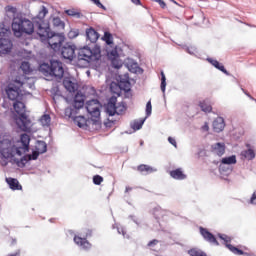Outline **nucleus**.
Here are the masks:
<instances>
[{"label":"nucleus","instance_id":"1","mask_svg":"<svg viewBox=\"0 0 256 256\" xmlns=\"http://www.w3.org/2000/svg\"><path fill=\"white\" fill-rule=\"evenodd\" d=\"M49 13V10L45 6H41V10L38 12V19L36 21L37 35L42 41H48L50 49L57 52L61 49L63 43H65V34L51 32L49 23L45 22V17Z\"/></svg>","mask_w":256,"mask_h":256},{"label":"nucleus","instance_id":"2","mask_svg":"<svg viewBox=\"0 0 256 256\" xmlns=\"http://www.w3.org/2000/svg\"><path fill=\"white\" fill-rule=\"evenodd\" d=\"M100 35L93 27L86 29V40L90 41L92 45H86L78 50V61H85V63H93L101 59V46L97 44Z\"/></svg>","mask_w":256,"mask_h":256},{"label":"nucleus","instance_id":"3","mask_svg":"<svg viewBox=\"0 0 256 256\" xmlns=\"http://www.w3.org/2000/svg\"><path fill=\"white\" fill-rule=\"evenodd\" d=\"M39 21V14L34 18V22L25 16L16 15L12 20V31L15 37H23V35H33L35 29L37 31L36 23Z\"/></svg>","mask_w":256,"mask_h":256},{"label":"nucleus","instance_id":"4","mask_svg":"<svg viewBox=\"0 0 256 256\" xmlns=\"http://www.w3.org/2000/svg\"><path fill=\"white\" fill-rule=\"evenodd\" d=\"M39 71L45 77H55L56 81L61 82L65 75V68L63 62L59 60H50V63H42L39 66Z\"/></svg>","mask_w":256,"mask_h":256},{"label":"nucleus","instance_id":"5","mask_svg":"<svg viewBox=\"0 0 256 256\" xmlns=\"http://www.w3.org/2000/svg\"><path fill=\"white\" fill-rule=\"evenodd\" d=\"M85 99V94L77 92L74 96L72 105L64 110L65 117H69V119H74L75 123H77V126L80 127V129L83 128L85 124L81 123L79 120L84 119V117H75V115L77 114V111H79V109H83V107H85Z\"/></svg>","mask_w":256,"mask_h":256},{"label":"nucleus","instance_id":"6","mask_svg":"<svg viewBox=\"0 0 256 256\" xmlns=\"http://www.w3.org/2000/svg\"><path fill=\"white\" fill-rule=\"evenodd\" d=\"M14 111H16L19 118L16 119V125H18L21 131H28L31 125V120L25 114V103L21 102V100H16L13 103Z\"/></svg>","mask_w":256,"mask_h":256},{"label":"nucleus","instance_id":"7","mask_svg":"<svg viewBox=\"0 0 256 256\" xmlns=\"http://www.w3.org/2000/svg\"><path fill=\"white\" fill-rule=\"evenodd\" d=\"M11 28L5 27L4 23H0V55H9L13 49V42L9 39Z\"/></svg>","mask_w":256,"mask_h":256},{"label":"nucleus","instance_id":"8","mask_svg":"<svg viewBox=\"0 0 256 256\" xmlns=\"http://www.w3.org/2000/svg\"><path fill=\"white\" fill-rule=\"evenodd\" d=\"M23 87V82L21 80L15 79L8 84L6 88V94L10 101H21L23 99V93L21 88Z\"/></svg>","mask_w":256,"mask_h":256},{"label":"nucleus","instance_id":"9","mask_svg":"<svg viewBox=\"0 0 256 256\" xmlns=\"http://www.w3.org/2000/svg\"><path fill=\"white\" fill-rule=\"evenodd\" d=\"M101 102L97 99H92L86 102V111L90 115L92 121H97L101 117Z\"/></svg>","mask_w":256,"mask_h":256},{"label":"nucleus","instance_id":"10","mask_svg":"<svg viewBox=\"0 0 256 256\" xmlns=\"http://www.w3.org/2000/svg\"><path fill=\"white\" fill-rule=\"evenodd\" d=\"M106 111L110 117L122 115L125 112V106H117V98H111L106 107Z\"/></svg>","mask_w":256,"mask_h":256},{"label":"nucleus","instance_id":"11","mask_svg":"<svg viewBox=\"0 0 256 256\" xmlns=\"http://www.w3.org/2000/svg\"><path fill=\"white\" fill-rule=\"evenodd\" d=\"M0 153L2 159H12L15 146L11 142H3L0 144Z\"/></svg>","mask_w":256,"mask_h":256},{"label":"nucleus","instance_id":"12","mask_svg":"<svg viewBox=\"0 0 256 256\" xmlns=\"http://www.w3.org/2000/svg\"><path fill=\"white\" fill-rule=\"evenodd\" d=\"M77 47L75 44L66 43L61 47V55L64 59H68V61H73L75 58V50Z\"/></svg>","mask_w":256,"mask_h":256},{"label":"nucleus","instance_id":"13","mask_svg":"<svg viewBox=\"0 0 256 256\" xmlns=\"http://www.w3.org/2000/svg\"><path fill=\"white\" fill-rule=\"evenodd\" d=\"M200 235H202L203 239L208 243H212L213 245L219 246V242L213 233L209 232L207 228L200 227Z\"/></svg>","mask_w":256,"mask_h":256},{"label":"nucleus","instance_id":"14","mask_svg":"<svg viewBox=\"0 0 256 256\" xmlns=\"http://www.w3.org/2000/svg\"><path fill=\"white\" fill-rule=\"evenodd\" d=\"M63 86L69 93H75L79 89V84L67 77L63 79Z\"/></svg>","mask_w":256,"mask_h":256},{"label":"nucleus","instance_id":"15","mask_svg":"<svg viewBox=\"0 0 256 256\" xmlns=\"http://www.w3.org/2000/svg\"><path fill=\"white\" fill-rule=\"evenodd\" d=\"M211 151L214 155L223 157V155H225V144L223 142H216L211 145Z\"/></svg>","mask_w":256,"mask_h":256},{"label":"nucleus","instance_id":"16","mask_svg":"<svg viewBox=\"0 0 256 256\" xmlns=\"http://www.w3.org/2000/svg\"><path fill=\"white\" fill-rule=\"evenodd\" d=\"M237 163V156L232 155L228 157H224L221 160L219 171H225V165H235Z\"/></svg>","mask_w":256,"mask_h":256},{"label":"nucleus","instance_id":"17","mask_svg":"<svg viewBox=\"0 0 256 256\" xmlns=\"http://www.w3.org/2000/svg\"><path fill=\"white\" fill-rule=\"evenodd\" d=\"M118 87L120 91H124V93H129V91H131V82L129 81V78L120 77Z\"/></svg>","mask_w":256,"mask_h":256},{"label":"nucleus","instance_id":"18","mask_svg":"<svg viewBox=\"0 0 256 256\" xmlns=\"http://www.w3.org/2000/svg\"><path fill=\"white\" fill-rule=\"evenodd\" d=\"M213 129L215 133H221V131L225 129V119H223V117H217L213 121Z\"/></svg>","mask_w":256,"mask_h":256},{"label":"nucleus","instance_id":"19","mask_svg":"<svg viewBox=\"0 0 256 256\" xmlns=\"http://www.w3.org/2000/svg\"><path fill=\"white\" fill-rule=\"evenodd\" d=\"M74 243H76V245H78V247H81V249H91V243H89V241H87V238L75 236Z\"/></svg>","mask_w":256,"mask_h":256},{"label":"nucleus","instance_id":"20","mask_svg":"<svg viewBox=\"0 0 256 256\" xmlns=\"http://www.w3.org/2000/svg\"><path fill=\"white\" fill-rule=\"evenodd\" d=\"M128 69L130 73H135L137 75H143V68H141L139 66V64L137 62H135L134 60H131L128 63Z\"/></svg>","mask_w":256,"mask_h":256},{"label":"nucleus","instance_id":"21","mask_svg":"<svg viewBox=\"0 0 256 256\" xmlns=\"http://www.w3.org/2000/svg\"><path fill=\"white\" fill-rule=\"evenodd\" d=\"M20 143L21 147H23L22 149L24 153H27V151H29V143H31V137L29 134H22L20 136Z\"/></svg>","mask_w":256,"mask_h":256},{"label":"nucleus","instance_id":"22","mask_svg":"<svg viewBox=\"0 0 256 256\" xmlns=\"http://www.w3.org/2000/svg\"><path fill=\"white\" fill-rule=\"evenodd\" d=\"M6 183L9 185L12 191H21V189H23V186L19 184V180L15 178H6Z\"/></svg>","mask_w":256,"mask_h":256},{"label":"nucleus","instance_id":"23","mask_svg":"<svg viewBox=\"0 0 256 256\" xmlns=\"http://www.w3.org/2000/svg\"><path fill=\"white\" fill-rule=\"evenodd\" d=\"M207 61H208V63L213 65V67H215V69H218V71H221L222 73H224V75H229V71H227V69H225V66H223V64L219 63V61H217L213 58H207Z\"/></svg>","mask_w":256,"mask_h":256},{"label":"nucleus","instance_id":"24","mask_svg":"<svg viewBox=\"0 0 256 256\" xmlns=\"http://www.w3.org/2000/svg\"><path fill=\"white\" fill-rule=\"evenodd\" d=\"M170 176L172 177V179H176L178 181H183V179H187V175L183 173V170H181V168L170 171Z\"/></svg>","mask_w":256,"mask_h":256},{"label":"nucleus","instance_id":"25","mask_svg":"<svg viewBox=\"0 0 256 256\" xmlns=\"http://www.w3.org/2000/svg\"><path fill=\"white\" fill-rule=\"evenodd\" d=\"M246 147H248L247 150H243L241 152V156L244 157V159H247L248 161H253L255 159V150L251 149V145L247 144Z\"/></svg>","mask_w":256,"mask_h":256},{"label":"nucleus","instance_id":"26","mask_svg":"<svg viewBox=\"0 0 256 256\" xmlns=\"http://www.w3.org/2000/svg\"><path fill=\"white\" fill-rule=\"evenodd\" d=\"M227 249H229V251H231V253H233L234 255H245V256H255L254 254L251 253H247L244 252L243 250L231 245V244H227L226 245Z\"/></svg>","mask_w":256,"mask_h":256},{"label":"nucleus","instance_id":"27","mask_svg":"<svg viewBox=\"0 0 256 256\" xmlns=\"http://www.w3.org/2000/svg\"><path fill=\"white\" fill-rule=\"evenodd\" d=\"M35 150L40 154L47 153V143L43 140H38L36 142Z\"/></svg>","mask_w":256,"mask_h":256},{"label":"nucleus","instance_id":"28","mask_svg":"<svg viewBox=\"0 0 256 256\" xmlns=\"http://www.w3.org/2000/svg\"><path fill=\"white\" fill-rule=\"evenodd\" d=\"M138 171H140V173H144L145 175H149V173H154V171H157V169L149 165L141 164L138 166Z\"/></svg>","mask_w":256,"mask_h":256},{"label":"nucleus","instance_id":"29","mask_svg":"<svg viewBox=\"0 0 256 256\" xmlns=\"http://www.w3.org/2000/svg\"><path fill=\"white\" fill-rule=\"evenodd\" d=\"M102 41L106 43L109 47H113L114 42H113V34L111 32H104V35L102 36Z\"/></svg>","mask_w":256,"mask_h":256},{"label":"nucleus","instance_id":"30","mask_svg":"<svg viewBox=\"0 0 256 256\" xmlns=\"http://www.w3.org/2000/svg\"><path fill=\"white\" fill-rule=\"evenodd\" d=\"M65 13L69 17H74L75 19H81L83 17V14H81V12H78L74 8L73 9L65 10Z\"/></svg>","mask_w":256,"mask_h":256},{"label":"nucleus","instance_id":"31","mask_svg":"<svg viewBox=\"0 0 256 256\" xmlns=\"http://www.w3.org/2000/svg\"><path fill=\"white\" fill-rule=\"evenodd\" d=\"M52 25L53 27H58L59 29H65V22H63L59 16L52 19Z\"/></svg>","mask_w":256,"mask_h":256},{"label":"nucleus","instance_id":"32","mask_svg":"<svg viewBox=\"0 0 256 256\" xmlns=\"http://www.w3.org/2000/svg\"><path fill=\"white\" fill-rule=\"evenodd\" d=\"M145 119H140V120H135L132 124L131 127L134 131H139V129H141L145 123Z\"/></svg>","mask_w":256,"mask_h":256},{"label":"nucleus","instance_id":"33","mask_svg":"<svg viewBox=\"0 0 256 256\" xmlns=\"http://www.w3.org/2000/svg\"><path fill=\"white\" fill-rule=\"evenodd\" d=\"M188 255L190 256H207V253L204 251L197 249V248H192L188 250Z\"/></svg>","mask_w":256,"mask_h":256},{"label":"nucleus","instance_id":"34","mask_svg":"<svg viewBox=\"0 0 256 256\" xmlns=\"http://www.w3.org/2000/svg\"><path fill=\"white\" fill-rule=\"evenodd\" d=\"M40 123L44 127H49V125L51 124V116L49 114L42 115V117L40 118Z\"/></svg>","mask_w":256,"mask_h":256},{"label":"nucleus","instance_id":"35","mask_svg":"<svg viewBox=\"0 0 256 256\" xmlns=\"http://www.w3.org/2000/svg\"><path fill=\"white\" fill-rule=\"evenodd\" d=\"M108 58L111 59V61H115V59L119 58V52H117V46L114 47L111 51H107Z\"/></svg>","mask_w":256,"mask_h":256},{"label":"nucleus","instance_id":"36","mask_svg":"<svg viewBox=\"0 0 256 256\" xmlns=\"http://www.w3.org/2000/svg\"><path fill=\"white\" fill-rule=\"evenodd\" d=\"M20 69H22L25 75H28V73H31V64H29L27 61H23L21 63Z\"/></svg>","mask_w":256,"mask_h":256},{"label":"nucleus","instance_id":"37","mask_svg":"<svg viewBox=\"0 0 256 256\" xmlns=\"http://www.w3.org/2000/svg\"><path fill=\"white\" fill-rule=\"evenodd\" d=\"M199 106L204 113H211L213 109L211 105L207 103V101L200 102Z\"/></svg>","mask_w":256,"mask_h":256},{"label":"nucleus","instance_id":"38","mask_svg":"<svg viewBox=\"0 0 256 256\" xmlns=\"http://www.w3.org/2000/svg\"><path fill=\"white\" fill-rule=\"evenodd\" d=\"M39 155H41L37 150H33L32 154H27L26 157L29 161H37L39 159Z\"/></svg>","mask_w":256,"mask_h":256},{"label":"nucleus","instance_id":"39","mask_svg":"<svg viewBox=\"0 0 256 256\" xmlns=\"http://www.w3.org/2000/svg\"><path fill=\"white\" fill-rule=\"evenodd\" d=\"M166 87H167V78L165 77V73L161 72V85H160V88H161L162 93H165Z\"/></svg>","mask_w":256,"mask_h":256},{"label":"nucleus","instance_id":"40","mask_svg":"<svg viewBox=\"0 0 256 256\" xmlns=\"http://www.w3.org/2000/svg\"><path fill=\"white\" fill-rule=\"evenodd\" d=\"M27 163H29V160L27 158V155H25L24 157H22L20 160L16 161V165H18L19 167L23 168L25 167V165H27Z\"/></svg>","mask_w":256,"mask_h":256},{"label":"nucleus","instance_id":"41","mask_svg":"<svg viewBox=\"0 0 256 256\" xmlns=\"http://www.w3.org/2000/svg\"><path fill=\"white\" fill-rule=\"evenodd\" d=\"M163 215H164V211L161 210L160 207H157V208L154 209V217H155V219H161V217H163Z\"/></svg>","mask_w":256,"mask_h":256},{"label":"nucleus","instance_id":"42","mask_svg":"<svg viewBox=\"0 0 256 256\" xmlns=\"http://www.w3.org/2000/svg\"><path fill=\"white\" fill-rule=\"evenodd\" d=\"M219 239H221L222 241H224L225 245H229V243H231V238L225 234H218Z\"/></svg>","mask_w":256,"mask_h":256},{"label":"nucleus","instance_id":"43","mask_svg":"<svg viewBox=\"0 0 256 256\" xmlns=\"http://www.w3.org/2000/svg\"><path fill=\"white\" fill-rule=\"evenodd\" d=\"M153 111V106L151 105V100L146 103V117H151Z\"/></svg>","mask_w":256,"mask_h":256},{"label":"nucleus","instance_id":"44","mask_svg":"<svg viewBox=\"0 0 256 256\" xmlns=\"http://www.w3.org/2000/svg\"><path fill=\"white\" fill-rule=\"evenodd\" d=\"M90 1H92V3H94V5H96V7H98L99 9H103V11H107V7H105V5H103L100 0H90Z\"/></svg>","mask_w":256,"mask_h":256},{"label":"nucleus","instance_id":"45","mask_svg":"<svg viewBox=\"0 0 256 256\" xmlns=\"http://www.w3.org/2000/svg\"><path fill=\"white\" fill-rule=\"evenodd\" d=\"M93 183L94 185H100L101 183H103V178L100 175H95L93 177Z\"/></svg>","mask_w":256,"mask_h":256},{"label":"nucleus","instance_id":"46","mask_svg":"<svg viewBox=\"0 0 256 256\" xmlns=\"http://www.w3.org/2000/svg\"><path fill=\"white\" fill-rule=\"evenodd\" d=\"M185 49L189 55H195V53H197V48L194 46L186 47Z\"/></svg>","mask_w":256,"mask_h":256},{"label":"nucleus","instance_id":"47","mask_svg":"<svg viewBox=\"0 0 256 256\" xmlns=\"http://www.w3.org/2000/svg\"><path fill=\"white\" fill-rule=\"evenodd\" d=\"M15 152H16V155H19V157H21V155L25 153V150H23V146H18L15 148Z\"/></svg>","mask_w":256,"mask_h":256},{"label":"nucleus","instance_id":"48","mask_svg":"<svg viewBox=\"0 0 256 256\" xmlns=\"http://www.w3.org/2000/svg\"><path fill=\"white\" fill-rule=\"evenodd\" d=\"M232 171H233V168L229 166L225 167L224 165V170H220V173H225L226 175H229L230 173H232Z\"/></svg>","mask_w":256,"mask_h":256},{"label":"nucleus","instance_id":"49","mask_svg":"<svg viewBox=\"0 0 256 256\" xmlns=\"http://www.w3.org/2000/svg\"><path fill=\"white\" fill-rule=\"evenodd\" d=\"M63 97V94L61 93V90L59 89V86H56V101H59Z\"/></svg>","mask_w":256,"mask_h":256},{"label":"nucleus","instance_id":"50","mask_svg":"<svg viewBox=\"0 0 256 256\" xmlns=\"http://www.w3.org/2000/svg\"><path fill=\"white\" fill-rule=\"evenodd\" d=\"M6 11H7V13H17V8H15L13 6H7Z\"/></svg>","mask_w":256,"mask_h":256},{"label":"nucleus","instance_id":"51","mask_svg":"<svg viewBox=\"0 0 256 256\" xmlns=\"http://www.w3.org/2000/svg\"><path fill=\"white\" fill-rule=\"evenodd\" d=\"M249 203L251 205H256V191L252 194Z\"/></svg>","mask_w":256,"mask_h":256},{"label":"nucleus","instance_id":"52","mask_svg":"<svg viewBox=\"0 0 256 256\" xmlns=\"http://www.w3.org/2000/svg\"><path fill=\"white\" fill-rule=\"evenodd\" d=\"M168 142L170 145H173V147H177V141L173 137H168Z\"/></svg>","mask_w":256,"mask_h":256},{"label":"nucleus","instance_id":"53","mask_svg":"<svg viewBox=\"0 0 256 256\" xmlns=\"http://www.w3.org/2000/svg\"><path fill=\"white\" fill-rule=\"evenodd\" d=\"M77 35H79V34L75 31H71V32L68 33V37L70 39H75V37H77Z\"/></svg>","mask_w":256,"mask_h":256},{"label":"nucleus","instance_id":"54","mask_svg":"<svg viewBox=\"0 0 256 256\" xmlns=\"http://www.w3.org/2000/svg\"><path fill=\"white\" fill-rule=\"evenodd\" d=\"M156 3H159L162 9H165V7H167V4H165V1L163 0H156Z\"/></svg>","mask_w":256,"mask_h":256},{"label":"nucleus","instance_id":"55","mask_svg":"<svg viewBox=\"0 0 256 256\" xmlns=\"http://www.w3.org/2000/svg\"><path fill=\"white\" fill-rule=\"evenodd\" d=\"M117 232L119 233V235H123V237H125V228H123V227H118L117 228Z\"/></svg>","mask_w":256,"mask_h":256},{"label":"nucleus","instance_id":"56","mask_svg":"<svg viewBox=\"0 0 256 256\" xmlns=\"http://www.w3.org/2000/svg\"><path fill=\"white\" fill-rule=\"evenodd\" d=\"M159 243V240H152L148 243V247H154V245H157Z\"/></svg>","mask_w":256,"mask_h":256},{"label":"nucleus","instance_id":"57","mask_svg":"<svg viewBox=\"0 0 256 256\" xmlns=\"http://www.w3.org/2000/svg\"><path fill=\"white\" fill-rule=\"evenodd\" d=\"M134 5H141V0H130Z\"/></svg>","mask_w":256,"mask_h":256},{"label":"nucleus","instance_id":"58","mask_svg":"<svg viewBox=\"0 0 256 256\" xmlns=\"http://www.w3.org/2000/svg\"><path fill=\"white\" fill-rule=\"evenodd\" d=\"M129 218L132 219V221L136 223V225H139V222L137 221V219H135V216L130 215Z\"/></svg>","mask_w":256,"mask_h":256},{"label":"nucleus","instance_id":"59","mask_svg":"<svg viewBox=\"0 0 256 256\" xmlns=\"http://www.w3.org/2000/svg\"><path fill=\"white\" fill-rule=\"evenodd\" d=\"M203 131H209V125L205 124L202 126Z\"/></svg>","mask_w":256,"mask_h":256},{"label":"nucleus","instance_id":"60","mask_svg":"<svg viewBox=\"0 0 256 256\" xmlns=\"http://www.w3.org/2000/svg\"><path fill=\"white\" fill-rule=\"evenodd\" d=\"M132 190H133V188L127 186L125 192H126V193H129V191H132Z\"/></svg>","mask_w":256,"mask_h":256},{"label":"nucleus","instance_id":"61","mask_svg":"<svg viewBox=\"0 0 256 256\" xmlns=\"http://www.w3.org/2000/svg\"><path fill=\"white\" fill-rule=\"evenodd\" d=\"M242 91H243V93H245V95H246L247 97H251V94L247 93V91H245V89L242 88Z\"/></svg>","mask_w":256,"mask_h":256},{"label":"nucleus","instance_id":"62","mask_svg":"<svg viewBox=\"0 0 256 256\" xmlns=\"http://www.w3.org/2000/svg\"><path fill=\"white\" fill-rule=\"evenodd\" d=\"M249 99H251V101H255V98H253V96H249Z\"/></svg>","mask_w":256,"mask_h":256},{"label":"nucleus","instance_id":"63","mask_svg":"<svg viewBox=\"0 0 256 256\" xmlns=\"http://www.w3.org/2000/svg\"><path fill=\"white\" fill-rule=\"evenodd\" d=\"M49 221H50V223H53V218H51Z\"/></svg>","mask_w":256,"mask_h":256},{"label":"nucleus","instance_id":"64","mask_svg":"<svg viewBox=\"0 0 256 256\" xmlns=\"http://www.w3.org/2000/svg\"><path fill=\"white\" fill-rule=\"evenodd\" d=\"M140 145H143V142H140Z\"/></svg>","mask_w":256,"mask_h":256}]
</instances>
